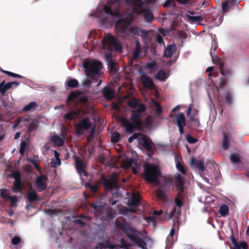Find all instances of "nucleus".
Segmentation results:
<instances>
[{"mask_svg":"<svg viewBox=\"0 0 249 249\" xmlns=\"http://www.w3.org/2000/svg\"><path fill=\"white\" fill-rule=\"evenodd\" d=\"M79 84L78 81L75 79H71L67 81V87L73 89L78 87Z\"/></svg>","mask_w":249,"mask_h":249,"instance_id":"40","label":"nucleus"},{"mask_svg":"<svg viewBox=\"0 0 249 249\" xmlns=\"http://www.w3.org/2000/svg\"><path fill=\"white\" fill-rule=\"evenodd\" d=\"M102 45L105 49H114L116 51L122 50V46L119 41L112 35L106 34L102 40Z\"/></svg>","mask_w":249,"mask_h":249,"instance_id":"6","label":"nucleus"},{"mask_svg":"<svg viewBox=\"0 0 249 249\" xmlns=\"http://www.w3.org/2000/svg\"><path fill=\"white\" fill-rule=\"evenodd\" d=\"M82 92L78 90L71 92L67 99V104H70L72 100L77 98H78V102L80 103L85 104L88 102V98L85 95L80 96Z\"/></svg>","mask_w":249,"mask_h":249,"instance_id":"12","label":"nucleus"},{"mask_svg":"<svg viewBox=\"0 0 249 249\" xmlns=\"http://www.w3.org/2000/svg\"><path fill=\"white\" fill-rule=\"evenodd\" d=\"M219 71L221 74L226 77H230L232 74V71L231 69L227 68H225L224 64L220 62Z\"/></svg>","mask_w":249,"mask_h":249,"instance_id":"25","label":"nucleus"},{"mask_svg":"<svg viewBox=\"0 0 249 249\" xmlns=\"http://www.w3.org/2000/svg\"><path fill=\"white\" fill-rule=\"evenodd\" d=\"M223 144L222 146L224 149L227 150L229 148V137L230 135L229 133H227L224 132L223 133Z\"/></svg>","mask_w":249,"mask_h":249,"instance_id":"33","label":"nucleus"},{"mask_svg":"<svg viewBox=\"0 0 249 249\" xmlns=\"http://www.w3.org/2000/svg\"><path fill=\"white\" fill-rule=\"evenodd\" d=\"M229 209L228 206L226 204H222L219 208V213L221 216L225 217L228 215Z\"/></svg>","mask_w":249,"mask_h":249,"instance_id":"36","label":"nucleus"},{"mask_svg":"<svg viewBox=\"0 0 249 249\" xmlns=\"http://www.w3.org/2000/svg\"><path fill=\"white\" fill-rule=\"evenodd\" d=\"M131 19L129 18H120L115 24V28L117 34L121 36L122 34L129 35L130 34L141 36L143 39L149 41L151 37L149 34L151 30H142L138 27L131 26Z\"/></svg>","mask_w":249,"mask_h":249,"instance_id":"2","label":"nucleus"},{"mask_svg":"<svg viewBox=\"0 0 249 249\" xmlns=\"http://www.w3.org/2000/svg\"><path fill=\"white\" fill-rule=\"evenodd\" d=\"M128 106L132 109V114L130 117L131 122L124 117L121 119L122 125L125 127V131L129 133H132L141 124L140 120L142 118V114L144 113L146 107L142 104L138 98L133 97L127 102Z\"/></svg>","mask_w":249,"mask_h":249,"instance_id":"1","label":"nucleus"},{"mask_svg":"<svg viewBox=\"0 0 249 249\" xmlns=\"http://www.w3.org/2000/svg\"><path fill=\"white\" fill-rule=\"evenodd\" d=\"M188 14L187 15V18L190 21H192L193 22H201L203 18L201 16H192L191 15H194L195 13L192 11H189Z\"/></svg>","mask_w":249,"mask_h":249,"instance_id":"28","label":"nucleus"},{"mask_svg":"<svg viewBox=\"0 0 249 249\" xmlns=\"http://www.w3.org/2000/svg\"><path fill=\"white\" fill-rule=\"evenodd\" d=\"M46 213L51 216L56 215L57 214V210L54 209H48L46 211Z\"/></svg>","mask_w":249,"mask_h":249,"instance_id":"55","label":"nucleus"},{"mask_svg":"<svg viewBox=\"0 0 249 249\" xmlns=\"http://www.w3.org/2000/svg\"><path fill=\"white\" fill-rule=\"evenodd\" d=\"M38 127V122L37 121H32L30 123L27 133L30 134L32 131L37 129Z\"/></svg>","mask_w":249,"mask_h":249,"instance_id":"38","label":"nucleus"},{"mask_svg":"<svg viewBox=\"0 0 249 249\" xmlns=\"http://www.w3.org/2000/svg\"><path fill=\"white\" fill-rule=\"evenodd\" d=\"M10 196L7 190L5 189H0V196L1 198L7 200V198Z\"/></svg>","mask_w":249,"mask_h":249,"instance_id":"45","label":"nucleus"},{"mask_svg":"<svg viewBox=\"0 0 249 249\" xmlns=\"http://www.w3.org/2000/svg\"><path fill=\"white\" fill-rule=\"evenodd\" d=\"M120 137L121 135L119 133L117 132H114L111 135V141L113 143L117 142H119Z\"/></svg>","mask_w":249,"mask_h":249,"instance_id":"44","label":"nucleus"},{"mask_svg":"<svg viewBox=\"0 0 249 249\" xmlns=\"http://www.w3.org/2000/svg\"><path fill=\"white\" fill-rule=\"evenodd\" d=\"M81 109L79 108H75V109H71L67 113L65 114L63 117L64 119L67 121V120H72L79 117Z\"/></svg>","mask_w":249,"mask_h":249,"instance_id":"16","label":"nucleus"},{"mask_svg":"<svg viewBox=\"0 0 249 249\" xmlns=\"http://www.w3.org/2000/svg\"><path fill=\"white\" fill-rule=\"evenodd\" d=\"M140 79L142 84L145 88L150 89L154 88L155 84L152 78L146 75L145 73L141 75Z\"/></svg>","mask_w":249,"mask_h":249,"instance_id":"17","label":"nucleus"},{"mask_svg":"<svg viewBox=\"0 0 249 249\" xmlns=\"http://www.w3.org/2000/svg\"><path fill=\"white\" fill-rule=\"evenodd\" d=\"M103 94L107 100H111L113 97L112 90L109 88L105 87L103 90Z\"/></svg>","mask_w":249,"mask_h":249,"instance_id":"31","label":"nucleus"},{"mask_svg":"<svg viewBox=\"0 0 249 249\" xmlns=\"http://www.w3.org/2000/svg\"><path fill=\"white\" fill-rule=\"evenodd\" d=\"M233 97L232 94L230 92H227L225 94V101L229 105L232 103Z\"/></svg>","mask_w":249,"mask_h":249,"instance_id":"41","label":"nucleus"},{"mask_svg":"<svg viewBox=\"0 0 249 249\" xmlns=\"http://www.w3.org/2000/svg\"><path fill=\"white\" fill-rule=\"evenodd\" d=\"M5 132L4 129L0 126V142H1L5 137Z\"/></svg>","mask_w":249,"mask_h":249,"instance_id":"61","label":"nucleus"},{"mask_svg":"<svg viewBox=\"0 0 249 249\" xmlns=\"http://www.w3.org/2000/svg\"><path fill=\"white\" fill-rule=\"evenodd\" d=\"M102 63L99 61L85 62L83 66L86 75L93 80H97L100 75Z\"/></svg>","mask_w":249,"mask_h":249,"instance_id":"4","label":"nucleus"},{"mask_svg":"<svg viewBox=\"0 0 249 249\" xmlns=\"http://www.w3.org/2000/svg\"><path fill=\"white\" fill-rule=\"evenodd\" d=\"M175 120L179 132L182 135L184 132V127L186 125L185 116L183 113H179L175 115Z\"/></svg>","mask_w":249,"mask_h":249,"instance_id":"13","label":"nucleus"},{"mask_svg":"<svg viewBox=\"0 0 249 249\" xmlns=\"http://www.w3.org/2000/svg\"><path fill=\"white\" fill-rule=\"evenodd\" d=\"M11 177L14 178V182H18L21 181L20 174L19 172H12L11 174Z\"/></svg>","mask_w":249,"mask_h":249,"instance_id":"47","label":"nucleus"},{"mask_svg":"<svg viewBox=\"0 0 249 249\" xmlns=\"http://www.w3.org/2000/svg\"><path fill=\"white\" fill-rule=\"evenodd\" d=\"M160 175V171L157 166L154 164H147L144 165V171L143 177L144 179L152 184L159 182V177Z\"/></svg>","mask_w":249,"mask_h":249,"instance_id":"5","label":"nucleus"},{"mask_svg":"<svg viewBox=\"0 0 249 249\" xmlns=\"http://www.w3.org/2000/svg\"><path fill=\"white\" fill-rule=\"evenodd\" d=\"M138 142L142 145L148 152V156L151 157L154 153L155 146L151 139L146 135H142L138 138Z\"/></svg>","mask_w":249,"mask_h":249,"instance_id":"8","label":"nucleus"},{"mask_svg":"<svg viewBox=\"0 0 249 249\" xmlns=\"http://www.w3.org/2000/svg\"><path fill=\"white\" fill-rule=\"evenodd\" d=\"M14 192H20L22 190V186L21 181L14 182V187L13 188Z\"/></svg>","mask_w":249,"mask_h":249,"instance_id":"42","label":"nucleus"},{"mask_svg":"<svg viewBox=\"0 0 249 249\" xmlns=\"http://www.w3.org/2000/svg\"><path fill=\"white\" fill-rule=\"evenodd\" d=\"M106 60L109 70L111 71H117L116 66L117 63L112 60V55L111 53H106L105 54Z\"/></svg>","mask_w":249,"mask_h":249,"instance_id":"19","label":"nucleus"},{"mask_svg":"<svg viewBox=\"0 0 249 249\" xmlns=\"http://www.w3.org/2000/svg\"><path fill=\"white\" fill-rule=\"evenodd\" d=\"M139 134L138 133H134L132 135V136L130 137L128 139V142L129 143H131L134 139H136L138 138Z\"/></svg>","mask_w":249,"mask_h":249,"instance_id":"60","label":"nucleus"},{"mask_svg":"<svg viewBox=\"0 0 249 249\" xmlns=\"http://www.w3.org/2000/svg\"><path fill=\"white\" fill-rule=\"evenodd\" d=\"M174 0H167L164 3L163 6L164 8L168 7L172 5L173 3Z\"/></svg>","mask_w":249,"mask_h":249,"instance_id":"64","label":"nucleus"},{"mask_svg":"<svg viewBox=\"0 0 249 249\" xmlns=\"http://www.w3.org/2000/svg\"><path fill=\"white\" fill-rule=\"evenodd\" d=\"M61 161L60 159L53 160L51 161V166L53 167H56L57 166L61 165Z\"/></svg>","mask_w":249,"mask_h":249,"instance_id":"49","label":"nucleus"},{"mask_svg":"<svg viewBox=\"0 0 249 249\" xmlns=\"http://www.w3.org/2000/svg\"><path fill=\"white\" fill-rule=\"evenodd\" d=\"M175 202L176 205L178 206V208H180L183 205V202L181 200L180 198H178V197H176L175 199Z\"/></svg>","mask_w":249,"mask_h":249,"instance_id":"56","label":"nucleus"},{"mask_svg":"<svg viewBox=\"0 0 249 249\" xmlns=\"http://www.w3.org/2000/svg\"><path fill=\"white\" fill-rule=\"evenodd\" d=\"M156 41L158 43L161 44L164 42L162 37L159 34L156 36Z\"/></svg>","mask_w":249,"mask_h":249,"instance_id":"62","label":"nucleus"},{"mask_svg":"<svg viewBox=\"0 0 249 249\" xmlns=\"http://www.w3.org/2000/svg\"><path fill=\"white\" fill-rule=\"evenodd\" d=\"M4 84V81H3L0 83V92L1 95V96L6 95L5 91L7 90V89L5 88Z\"/></svg>","mask_w":249,"mask_h":249,"instance_id":"50","label":"nucleus"},{"mask_svg":"<svg viewBox=\"0 0 249 249\" xmlns=\"http://www.w3.org/2000/svg\"><path fill=\"white\" fill-rule=\"evenodd\" d=\"M27 199L32 202L38 200V196L35 189L31 187L27 192Z\"/></svg>","mask_w":249,"mask_h":249,"instance_id":"24","label":"nucleus"},{"mask_svg":"<svg viewBox=\"0 0 249 249\" xmlns=\"http://www.w3.org/2000/svg\"><path fill=\"white\" fill-rule=\"evenodd\" d=\"M0 99L4 107L5 108H11L12 107V103L9 100V96L7 94L0 96Z\"/></svg>","mask_w":249,"mask_h":249,"instance_id":"27","label":"nucleus"},{"mask_svg":"<svg viewBox=\"0 0 249 249\" xmlns=\"http://www.w3.org/2000/svg\"><path fill=\"white\" fill-rule=\"evenodd\" d=\"M231 240L234 247V249H248V244L246 242L242 241L238 243L232 235L231 236Z\"/></svg>","mask_w":249,"mask_h":249,"instance_id":"23","label":"nucleus"},{"mask_svg":"<svg viewBox=\"0 0 249 249\" xmlns=\"http://www.w3.org/2000/svg\"><path fill=\"white\" fill-rule=\"evenodd\" d=\"M26 142L22 140L20 143V148L19 152L21 155H23L25 152V148L26 147Z\"/></svg>","mask_w":249,"mask_h":249,"instance_id":"48","label":"nucleus"},{"mask_svg":"<svg viewBox=\"0 0 249 249\" xmlns=\"http://www.w3.org/2000/svg\"><path fill=\"white\" fill-rule=\"evenodd\" d=\"M111 4L109 5L110 1L108 2L107 5L105 6L104 10L106 14L113 16H117L119 15L118 7H116V5H118L120 0H115L114 2H111Z\"/></svg>","mask_w":249,"mask_h":249,"instance_id":"11","label":"nucleus"},{"mask_svg":"<svg viewBox=\"0 0 249 249\" xmlns=\"http://www.w3.org/2000/svg\"><path fill=\"white\" fill-rule=\"evenodd\" d=\"M119 227L134 245L142 249H148L143 240L144 235L141 231L137 230L128 223H121Z\"/></svg>","mask_w":249,"mask_h":249,"instance_id":"3","label":"nucleus"},{"mask_svg":"<svg viewBox=\"0 0 249 249\" xmlns=\"http://www.w3.org/2000/svg\"><path fill=\"white\" fill-rule=\"evenodd\" d=\"M86 187L89 188L94 194L97 192L98 186L96 184L93 185L91 183L88 182L86 184Z\"/></svg>","mask_w":249,"mask_h":249,"instance_id":"46","label":"nucleus"},{"mask_svg":"<svg viewBox=\"0 0 249 249\" xmlns=\"http://www.w3.org/2000/svg\"><path fill=\"white\" fill-rule=\"evenodd\" d=\"M51 141L53 142L55 144L59 146L63 145L64 141L58 135H54L53 136L51 139Z\"/></svg>","mask_w":249,"mask_h":249,"instance_id":"32","label":"nucleus"},{"mask_svg":"<svg viewBox=\"0 0 249 249\" xmlns=\"http://www.w3.org/2000/svg\"><path fill=\"white\" fill-rule=\"evenodd\" d=\"M23 119L21 117H18L14 122L13 127L14 128H17L21 124Z\"/></svg>","mask_w":249,"mask_h":249,"instance_id":"51","label":"nucleus"},{"mask_svg":"<svg viewBox=\"0 0 249 249\" xmlns=\"http://www.w3.org/2000/svg\"><path fill=\"white\" fill-rule=\"evenodd\" d=\"M74 160L76 168L79 175L81 176L83 175L85 177H88V172L84 169L86 166L85 162L82 160L79 159L77 157L74 158Z\"/></svg>","mask_w":249,"mask_h":249,"instance_id":"14","label":"nucleus"},{"mask_svg":"<svg viewBox=\"0 0 249 249\" xmlns=\"http://www.w3.org/2000/svg\"><path fill=\"white\" fill-rule=\"evenodd\" d=\"M10 200L11 205L13 206L16 203L17 198L16 196H9L7 198V200Z\"/></svg>","mask_w":249,"mask_h":249,"instance_id":"58","label":"nucleus"},{"mask_svg":"<svg viewBox=\"0 0 249 249\" xmlns=\"http://www.w3.org/2000/svg\"><path fill=\"white\" fill-rule=\"evenodd\" d=\"M97 239L99 241L97 248L100 249H106L108 248L109 249H117V245H114L110 242L109 236L107 234L105 233L104 231H101L99 232L97 235Z\"/></svg>","mask_w":249,"mask_h":249,"instance_id":"7","label":"nucleus"},{"mask_svg":"<svg viewBox=\"0 0 249 249\" xmlns=\"http://www.w3.org/2000/svg\"><path fill=\"white\" fill-rule=\"evenodd\" d=\"M156 196L162 201H166L168 200V197L165 192L161 189H159L157 191Z\"/></svg>","mask_w":249,"mask_h":249,"instance_id":"37","label":"nucleus"},{"mask_svg":"<svg viewBox=\"0 0 249 249\" xmlns=\"http://www.w3.org/2000/svg\"><path fill=\"white\" fill-rule=\"evenodd\" d=\"M177 167L178 169L182 174H185L186 171L183 166L179 162H178L177 164Z\"/></svg>","mask_w":249,"mask_h":249,"instance_id":"57","label":"nucleus"},{"mask_svg":"<svg viewBox=\"0 0 249 249\" xmlns=\"http://www.w3.org/2000/svg\"><path fill=\"white\" fill-rule=\"evenodd\" d=\"M176 180L175 185L178 187L179 191H184V182L180 175H178L176 177Z\"/></svg>","mask_w":249,"mask_h":249,"instance_id":"29","label":"nucleus"},{"mask_svg":"<svg viewBox=\"0 0 249 249\" xmlns=\"http://www.w3.org/2000/svg\"><path fill=\"white\" fill-rule=\"evenodd\" d=\"M227 84V80L225 78H221L220 82L219 84V87L220 88H224Z\"/></svg>","mask_w":249,"mask_h":249,"instance_id":"59","label":"nucleus"},{"mask_svg":"<svg viewBox=\"0 0 249 249\" xmlns=\"http://www.w3.org/2000/svg\"><path fill=\"white\" fill-rule=\"evenodd\" d=\"M141 199V196L138 193L133 192L128 199L127 204L129 206L137 207L140 205Z\"/></svg>","mask_w":249,"mask_h":249,"instance_id":"15","label":"nucleus"},{"mask_svg":"<svg viewBox=\"0 0 249 249\" xmlns=\"http://www.w3.org/2000/svg\"><path fill=\"white\" fill-rule=\"evenodd\" d=\"M230 160L234 164H239L241 162V156L236 153L231 155Z\"/></svg>","mask_w":249,"mask_h":249,"instance_id":"35","label":"nucleus"},{"mask_svg":"<svg viewBox=\"0 0 249 249\" xmlns=\"http://www.w3.org/2000/svg\"><path fill=\"white\" fill-rule=\"evenodd\" d=\"M234 0H226L222 3V11L223 13L228 12Z\"/></svg>","mask_w":249,"mask_h":249,"instance_id":"30","label":"nucleus"},{"mask_svg":"<svg viewBox=\"0 0 249 249\" xmlns=\"http://www.w3.org/2000/svg\"><path fill=\"white\" fill-rule=\"evenodd\" d=\"M142 53V48L141 47L140 41L136 40L135 42V48L132 53V59L136 60L140 58V53Z\"/></svg>","mask_w":249,"mask_h":249,"instance_id":"21","label":"nucleus"},{"mask_svg":"<svg viewBox=\"0 0 249 249\" xmlns=\"http://www.w3.org/2000/svg\"><path fill=\"white\" fill-rule=\"evenodd\" d=\"M37 104L36 102H30L28 105L24 107L23 110L24 111H28L31 110L33 108H35Z\"/></svg>","mask_w":249,"mask_h":249,"instance_id":"43","label":"nucleus"},{"mask_svg":"<svg viewBox=\"0 0 249 249\" xmlns=\"http://www.w3.org/2000/svg\"><path fill=\"white\" fill-rule=\"evenodd\" d=\"M77 135L81 136L84 134V131L89 129L91 126L89 118H85L81 120L78 124H74Z\"/></svg>","mask_w":249,"mask_h":249,"instance_id":"9","label":"nucleus"},{"mask_svg":"<svg viewBox=\"0 0 249 249\" xmlns=\"http://www.w3.org/2000/svg\"><path fill=\"white\" fill-rule=\"evenodd\" d=\"M191 164L192 166H194L200 171H204L205 169L203 161L200 160H196L193 158L191 160Z\"/></svg>","mask_w":249,"mask_h":249,"instance_id":"26","label":"nucleus"},{"mask_svg":"<svg viewBox=\"0 0 249 249\" xmlns=\"http://www.w3.org/2000/svg\"><path fill=\"white\" fill-rule=\"evenodd\" d=\"M167 77L165 71L162 69L158 71L156 75V78L161 81H165Z\"/></svg>","mask_w":249,"mask_h":249,"instance_id":"34","label":"nucleus"},{"mask_svg":"<svg viewBox=\"0 0 249 249\" xmlns=\"http://www.w3.org/2000/svg\"><path fill=\"white\" fill-rule=\"evenodd\" d=\"M127 4H132L135 7H141L143 2L141 0H125Z\"/></svg>","mask_w":249,"mask_h":249,"instance_id":"39","label":"nucleus"},{"mask_svg":"<svg viewBox=\"0 0 249 249\" xmlns=\"http://www.w3.org/2000/svg\"><path fill=\"white\" fill-rule=\"evenodd\" d=\"M47 179V177L43 175L40 176L36 178L35 185L37 188L38 191H42L47 188V184L45 182Z\"/></svg>","mask_w":249,"mask_h":249,"instance_id":"18","label":"nucleus"},{"mask_svg":"<svg viewBox=\"0 0 249 249\" xmlns=\"http://www.w3.org/2000/svg\"><path fill=\"white\" fill-rule=\"evenodd\" d=\"M190 119L191 121H192L193 122H195L197 126H199L200 123H199V119L198 118L193 117V116H190Z\"/></svg>","mask_w":249,"mask_h":249,"instance_id":"63","label":"nucleus"},{"mask_svg":"<svg viewBox=\"0 0 249 249\" xmlns=\"http://www.w3.org/2000/svg\"><path fill=\"white\" fill-rule=\"evenodd\" d=\"M103 185L107 190L111 191L113 188L117 187V181L115 178H112L111 179H105L103 181Z\"/></svg>","mask_w":249,"mask_h":249,"instance_id":"20","label":"nucleus"},{"mask_svg":"<svg viewBox=\"0 0 249 249\" xmlns=\"http://www.w3.org/2000/svg\"><path fill=\"white\" fill-rule=\"evenodd\" d=\"M140 8V9L136 10V13L142 15L146 22L151 23L154 19L152 11L148 8L142 7V6Z\"/></svg>","mask_w":249,"mask_h":249,"instance_id":"10","label":"nucleus"},{"mask_svg":"<svg viewBox=\"0 0 249 249\" xmlns=\"http://www.w3.org/2000/svg\"><path fill=\"white\" fill-rule=\"evenodd\" d=\"M186 137L187 142L190 143H195L197 141L196 139L194 138L189 134H187Z\"/></svg>","mask_w":249,"mask_h":249,"instance_id":"52","label":"nucleus"},{"mask_svg":"<svg viewBox=\"0 0 249 249\" xmlns=\"http://www.w3.org/2000/svg\"><path fill=\"white\" fill-rule=\"evenodd\" d=\"M177 46L175 43L167 45L165 48L164 54L167 58H171L172 55L176 52Z\"/></svg>","mask_w":249,"mask_h":249,"instance_id":"22","label":"nucleus"},{"mask_svg":"<svg viewBox=\"0 0 249 249\" xmlns=\"http://www.w3.org/2000/svg\"><path fill=\"white\" fill-rule=\"evenodd\" d=\"M94 128H93L91 129L89 134L87 136V140L88 142H90L94 138Z\"/></svg>","mask_w":249,"mask_h":249,"instance_id":"54","label":"nucleus"},{"mask_svg":"<svg viewBox=\"0 0 249 249\" xmlns=\"http://www.w3.org/2000/svg\"><path fill=\"white\" fill-rule=\"evenodd\" d=\"M21 242V239L17 236H14L12 239V243L14 245H17Z\"/></svg>","mask_w":249,"mask_h":249,"instance_id":"53","label":"nucleus"}]
</instances>
